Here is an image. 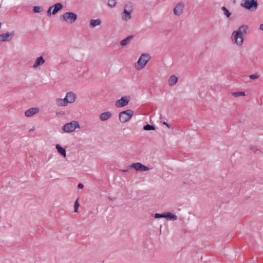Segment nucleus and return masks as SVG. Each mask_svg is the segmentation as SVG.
Listing matches in <instances>:
<instances>
[{
	"instance_id": "nucleus-1",
	"label": "nucleus",
	"mask_w": 263,
	"mask_h": 263,
	"mask_svg": "<svg viewBox=\"0 0 263 263\" xmlns=\"http://www.w3.org/2000/svg\"><path fill=\"white\" fill-rule=\"evenodd\" d=\"M248 26L243 25L240 26L238 30L232 32L231 39L234 44L238 46H241L244 41L243 36L246 34Z\"/></svg>"
},
{
	"instance_id": "nucleus-2",
	"label": "nucleus",
	"mask_w": 263,
	"mask_h": 263,
	"mask_svg": "<svg viewBox=\"0 0 263 263\" xmlns=\"http://www.w3.org/2000/svg\"><path fill=\"white\" fill-rule=\"evenodd\" d=\"M77 95L72 91L66 93L64 99L57 98L55 103L58 106L64 107L68 105V104L73 103L77 99Z\"/></svg>"
},
{
	"instance_id": "nucleus-3",
	"label": "nucleus",
	"mask_w": 263,
	"mask_h": 263,
	"mask_svg": "<svg viewBox=\"0 0 263 263\" xmlns=\"http://www.w3.org/2000/svg\"><path fill=\"white\" fill-rule=\"evenodd\" d=\"M151 57L148 54L143 53L141 55L135 66L137 70H140L143 69L146 65Z\"/></svg>"
},
{
	"instance_id": "nucleus-4",
	"label": "nucleus",
	"mask_w": 263,
	"mask_h": 263,
	"mask_svg": "<svg viewBox=\"0 0 263 263\" xmlns=\"http://www.w3.org/2000/svg\"><path fill=\"white\" fill-rule=\"evenodd\" d=\"M77 14L71 12H65L60 17L61 21L65 22L68 24L73 23L77 19Z\"/></svg>"
},
{
	"instance_id": "nucleus-5",
	"label": "nucleus",
	"mask_w": 263,
	"mask_h": 263,
	"mask_svg": "<svg viewBox=\"0 0 263 263\" xmlns=\"http://www.w3.org/2000/svg\"><path fill=\"white\" fill-rule=\"evenodd\" d=\"M79 122L76 121H72L69 123L65 124L62 127V130L66 133H71L75 130L76 128H80Z\"/></svg>"
},
{
	"instance_id": "nucleus-6",
	"label": "nucleus",
	"mask_w": 263,
	"mask_h": 263,
	"mask_svg": "<svg viewBox=\"0 0 263 263\" xmlns=\"http://www.w3.org/2000/svg\"><path fill=\"white\" fill-rule=\"evenodd\" d=\"M134 115V111L130 109L121 111L119 114V120L121 122L125 123L128 121Z\"/></svg>"
},
{
	"instance_id": "nucleus-7",
	"label": "nucleus",
	"mask_w": 263,
	"mask_h": 263,
	"mask_svg": "<svg viewBox=\"0 0 263 263\" xmlns=\"http://www.w3.org/2000/svg\"><path fill=\"white\" fill-rule=\"evenodd\" d=\"M241 5L246 9L253 11L256 9L257 2V0H242Z\"/></svg>"
},
{
	"instance_id": "nucleus-8",
	"label": "nucleus",
	"mask_w": 263,
	"mask_h": 263,
	"mask_svg": "<svg viewBox=\"0 0 263 263\" xmlns=\"http://www.w3.org/2000/svg\"><path fill=\"white\" fill-rule=\"evenodd\" d=\"M129 167L134 168L137 171L145 172L149 170V168L140 162L133 163Z\"/></svg>"
},
{
	"instance_id": "nucleus-9",
	"label": "nucleus",
	"mask_w": 263,
	"mask_h": 263,
	"mask_svg": "<svg viewBox=\"0 0 263 263\" xmlns=\"http://www.w3.org/2000/svg\"><path fill=\"white\" fill-rule=\"evenodd\" d=\"M129 100L130 98L129 96H125L122 97L116 102V106L118 107L124 106L128 104L129 102Z\"/></svg>"
},
{
	"instance_id": "nucleus-10",
	"label": "nucleus",
	"mask_w": 263,
	"mask_h": 263,
	"mask_svg": "<svg viewBox=\"0 0 263 263\" xmlns=\"http://www.w3.org/2000/svg\"><path fill=\"white\" fill-rule=\"evenodd\" d=\"M184 7V4L182 3H179L174 9V14L176 15H180L182 13Z\"/></svg>"
},
{
	"instance_id": "nucleus-11",
	"label": "nucleus",
	"mask_w": 263,
	"mask_h": 263,
	"mask_svg": "<svg viewBox=\"0 0 263 263\" xmlns=\"http://www.w3.org/2000/svg\"><path fill=\"white\" fill-rule=\"evenodd\" d=\"M40 111L38 107H32L27 109L25 112V116L27 117H30L34 115L37 114Z\"/></svg>"
},
{
	"instance_id": "nucleus-12",
	"label": "nucleus",
	"mask_w": 263,
	"mask_h": 263,
	"mask_svg": "<svg viewBox=\"0 0 263 263\" xmlns=\"http://www.w3.org/2000/svg\"><path fill=\"white\" fill-rule=\"evenodd\" d=\"M14 35L13 32H7L4 34L0 35V42L9 41L11 40L12 36Z\"/></svg>"
},
{
	"instance_id": "nucleus-13",
	"label": "nucleus",
	"mask_w": 263,
	"mask_h": 263,
	"mask_svg": "<svg viewBox=\"0 0 263 263\" xmlns=\"http://www.w3.org/2000/svg\"><path fill=\"white\" fill-rule=\"evenodd\" d=\"M45 62V61L42 57H38L36 59L33 65L32 66V67L34 69L36 68L39 66L43 65Z\"/></svg>"
},
{
	"instance_id": "nucleus-14",
	"label": "nucleus",
	"mask_w": 263,
	"mask_h": 263,
	"mask_svg": "<svg viewBox=\"0 0 263 263\" xmlns=\"http://www.w3.org/2000/svg\"><path fill=\"white\" fill-rule=\"evenodd\" d=\"M111 116V113L110 111H107L101 114L99 118L101 121H105L108 120Z\"/></svg>"
},
{
	"instance_id": "nucleus-15",
	"label": "nucleus",
	"mask_w": 263,
	"mask_h": 263,
	"mask_svg": "<svg viewBox=\"0 0 263 263\" xmlns=\"http://www.w3.org/2000/svg\"><path fill=\"white\" fill-rule=\"evenodd\" d=\"M53 7V10L52 11V14L53 15L55 14L59 11L61 10L63 8V5L61 3H57Z\"/></svg>"
},
{
	"instance_id": "nucleus-16",
	"label": "nucleus",
	"mask_w": 263,
	"mask_h": 263,
	"mask_svg": "<svg viewBox=\"0 0 263 263\" xmlns=\"http://www.w3.org/2000/svg\"><path fill=\"white\" fill-rule=\"evenodd\" d=\"M178 81V78L175 75H172L168 80V84L170 86L174 85Z\"/></svg>"
},
{
	"instance_id": "nucleus-17",
	"label": "nucleus",
	"mask_w": 263,
	"mask_h": 263,
	"mask_svg": "<svg viewBox=\"0 0 263 263\" xmlns=\"http://www.w3.org/2000/svg\"><path fill=\"white\" fill-rule=\"evenodd\" d=\"M101 24V21L100 19L91 20L90 21L89 26L91 28H93L96 26L100 25Z\"/></svg>"
},
{
	"instance_id": "nucleus-18",
	"label": "nucleus",
	"mask_w": 263,
	"mask_h": 263,
	"mask_svg": "<svg viewBox=\"0 0 263 263\" xmlns=\"http://www.w3.org/2000/svg\"><path fill=\"white\" fill-rule=\"evenodd\" d=\"M164 215L165 216L164 218L170 220H176L177 219V217L176 215L169 212L164 213Z\"/></svg>"
},
{
	"instance_id": "nucleus-19",
	"label": "nucleus",
	"mask_w": 263,
	"mask_h": 263,
	"mask_svg": "<svg viewBox=\"0 0 263 263\" xmlns=\"http://www.w3.org/2000/svg\"><path fill=\"white\" fill-rule=\"evenodd\" d=\"M131 13H129L126 10H124L122 15V18L124 21H127L131 18Z\"/></svg>"
},
{
	"instance_id": "nucleus-20",
	"label": "nucleus",
	"mask_w": 263,
	"mask_h": 263,
	"mask_svg": "<svg viewBox=\"0 0 263 263\" xmlns=\"http://www.w3.org/2000/svg\"><path fill=\"white\" fill-rule=\"evenodd\" d=\"M133 37V36H128L126 39L123 40L120 42L121 45L122 46H125V45L128 44L130 43V42L131 41Z\"/></svg>"
},
{
	"instance_id": "nucleus-21",
	"label": "nucleus",
	"mask_w": 263,
	"mask_h": 263,
	"mask_svg": "<svg viewBox=\"0 0 263 263\" xmlns=\"http://www.w3.org/2000/svg\"><path fill=\"white\" fill-rule=\"evenodd\" d=\"M56 148L59 153L64 157H66V151L64 148L62 147L59 144H57Z\"/></svg>"
},
{
	"instance_id": "nucleus-22",
	"label": "nucleus",
	"mask_w": 263,
	"mask_h": 263,
	"mask_svg": "<svg viewBox=\"0 0 263 263\" xmlns=\"http://www.w3.org/2000/svg\"><path fill=\"white\" fill-rule=\"evenodd\" d=\"M231 95L235 98H237L240 96H245V92L243 91H237L233 92L231 93Z\"/></svg>"
},
{
	"instance_id": "nucleus-23",
	"label": "nucleus",
	"mask_w": 263,
	"mask_h": 263,
	"mask_svg": "<svg viewBox=\"0 0 263 263\" xmlns=\"http://www.w3.org/2000/svg\"><path fill=\"white\" fill-rule=\"evenodd\" d=\"M124 10H125V11L126 10V11H127L129 13H132V12L133 11L132 6L130 4L125 5V6L124 7Z\"/></svg>"
},
{
	"instance_id": "nucleus-24",
	"label": "nucleus",
	"mask_w": 263,
	"mask_h": 263,
	"mask_svg": "<svg viewBox=\"0 0 263 263\" xmlns=\"http://www.w3.org/2000/svg\"><path fill=\"white\" fill-rule=\"evenodd\" d=\"M155 127L153 125H149V124H146V125L144 126L143 129L145 130H155Z\"/></svg>"
},
{
	"instance_id": "nucleus-25",
	"label": "nucleus",
	"mask_w": 263,
	"mask_h": 263,
	"mask_svg": "<svg viewBox=\"0 0 263 263\" xmlns=\"http://www.w3.org/2000/svg\"><path fill=\"white\" fill-rule=\"evenodd\" d=\"M221 9L223 12L224 14L226 15L227 17H229L231 15V13L225 7H222Z\"/></svg>"
},
{
	"instance_id": "nucleus-26",
	"label": "nucleus",
	"mask_w": 263,
	"mask_h": 263,
	"mask_svg": "<svg viewBox=\"0 0 263 263\" xmlns=\"http://www.w3.org/2000/svg\"><path fill=\"white\" fill-rule=\"evenodd\" d=\"M43 11V9L40 6H34L33 8V11L35 13H39Z\"/></svg>"
},
{
	"instance_id": "nucleus-27",
	"label": "nucleus",
	"mask_w": 263,
	"mask_h": 263,
	"mask_svg": "<svg viewBox=\"0 0 263 263\" xmlns=\"http://www.w3.org/2000/svg\"><path fill=\"white\" fill-rule=\"evenodd\" d=\"M116 2L115 0H108V5L110 7H114L116 5Z\"/></svg>"
},
{
	"instance_id": "nucleus-28",
	"label": "nucleus",
	"mask_w": 263,
	"mask_h": 263,
	"mask_svg": "<svg viewBox=\"0 0 263 263\" xmlns=\"http://www.w3.org/2000/svg\"><path fill=\"white\" fill-rule=\"evenodd\" d=\"M164 213L163 214H159V213H156L155 214V218H164Z\"/></svg>"
},
{
	"instance_id": "nucleus-29",
	"label": "nucleus",
	"mask_w": 263,
	"mask_h": 263,
	"mask_svg": "<svg viewBox=\"0 0 263 263\" xmlns=\"http://www.w3.org/2000/svg\"><path fill=\"white\" fill-rule=\"evenodd\" d=\"M259 77V75L257 73L251 74L249 76V78L252 80L257 79Z\"/></svg>"
},
{
	"instance_id": "nucleus-30",
	"label": "nucleus",
	"mask_w": 263,
	"mask_h": 263,
	"mask_svg": "<svg viewBox=\"0 0 263 263\" xmlns=\"http://www.w3.org/2000/svg\"><path fill=\"white\" fill-rule=\"evenodd\" d=\"M79 206V204L78 202V201L77 200L74 203V212H77L78 208Z\"/></svg>"
},
{
	"instance_id": "nucleus-31",
	"label": "nucleus",
	"mask_w": 263,
	"mask_h": 263,
	"mask_svg": "<svg viewBox=\"0 0 263 263\" xmlns=\"http://www.w3.org/2000/svg\"><path fill=\"white\" fill-rule=\"evenodd\" d=\"M52 9H53V7H50L49 8L48 10H47V14L48 16H51V14H52V12H51V11L52 10Z\"/></svg>"
},
{
	"instance_id": "nucleus-32",
	"label": "nucleus",
	"mask_w": 263,
	"mask_h": 263,
	"mask_svg": "<svg viewBox=\"0 0 263 263\" xmlns=\"http://www.w3.org/2000/svg\"><path fill=\"white\" fill-rule=\"evenodd\" d=\"M251 150L254 153H257L258 152H260L259 149H258L256 147H251Z\"/></svg>"
},
{
	"instance_id": "nucleus-33",
	"label": "nucleus",
	"mask_w": 263,
	"mask_h": 263,
	"mask_svg": "<svg viewBox=\"0 0 263 263\" xmlns=\"http://www.w3.org/2000/svg\"><path fill=\"white\" fill-rule=\"evenodd\" d=\"M78 187L79 189H83V187H84V185L82 183H80L78 184Z\"/></svg>"
},
{
	"instance_id": "nucleus-34",
	"label": "nucleus",
	"mask_w": 263,
	"mask_h": 263,
	"mask_svg": "<svg viewBox=\"0 0 263 263\" xmlns=\"http://www.w3.org/2000/svg\"><path fill=\"white\" fill-rule=\"evenodd\" d=\"M129 171V168H126L125 170H121L120 171L122 172H128Z\"/></svg>"
},
{
	"instance_id": "nucleus-35",
	"label": "nucleus",
	"mask_w": 263,
	"mask_h": 263,
	"mask_svg": "<svg viewBox=\"0 0 263 263\" xmlns=\"http://www.w3.org/2000/svg\"><path fill=\"white\" fill-rule=\"evenodd\" d=\"M259 29L263 31V24H261L259 26Z\"/></svg>"
},
{
	"instance_id": "nucleus-36",
	"label": "nucleus",
	"mask_w": 263,
	"mask_h": 263,
	"mask_svg": "<svg viewBox=\"0 0 263 263\" xmlns=\"http://www.w3.org/2000/svg\"><path fill=\"white\" fill-rule=\"evenodd\" d=\"M163 124H165V125H166L167 127H169V126H168V125L167 124V123H166V122H164L163 123Z\"/></svg>"
},
{
	"instance_id": "nucleus-37",
	"label": "nucleus",
	"mask_w": 263,
	"mask_h": 263,
	"mask_svg": "<svg viewBox=\"0 0 263 263\" xmlns=\"http://www.w3.org/2000/svg\"><path fill=\"white\" fill-rule=\"evenodd\" d=\"M33 130V129H30V132L32 131Z\"/></svg>"
}]
</instances>
